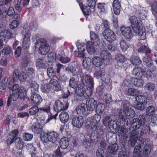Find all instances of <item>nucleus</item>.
Wrapping results in <instances>:
<instances>
[{
	"label": "nucleus",
	"mask_w": 157,
	"mask_h": 157,
	"mask_svg": "<svg viewBox=\"0 0 157 157\" xmlns=\"http://www.w3.org/2000/svg\"><path fill=\"white\" fill-rule=\"evenodd\" d=\"M151 7L152 14L155 16L156 18L157 19V2H154L152 4Z\"/></svg>",
	"instance_id": "obj_64"
},
{
	"label": "nucleus",
	"mask_w": 157,
	"mask_h": 157,
	"mask_svg": "<svg viewBox=\"0 0 157 157\" xmlns=\"http://www.w3.org/2000/svg\"><path fill=\"white\" fill-rule=\"evenodd\" d=\"M133 78H131L129 76H127L125 80L123 83V85L126 86L128 87L130 86L131 83L132 84Z\"/></svg>",
	"instance_id": "obj_61"
},
{
	"label": "nucleus",
	"mask_w": 157,
	"mask_h": 157,
	"mask_svg": "<svg viewBox=\"0 0 157 157\" xmlns=\"http://www.w3.org/2000/svg\"><path fill=\"white\" fill-rule=\"evenodd\" d=\"M92 88L88 87L85 88L81 85H78L76 88L75 92L77 95L79 97H83L87 98L90 97L92 94Z\"/></svg>",
	"instance_id": "obj_7"
},
{
	"label": "nucleus",
	"mask_w": 157,
	"mask_h": 157,
	"mask_svg": "<svg viewBox=\"0 0 157 157\" xmlns=\"http://www.w3.org/2000/svg\"><path fill=\"white\" fill-rule=\"evenodd\" d=\"M123 107L124 110L120 109L118 111V114L120 119L128 123L130 122L129 119L133 118L135 115V113L133 109L129 107V104L126 101L123 102Z\"/></svg>",
	"instance_id": "obj_3"
},
{
	"label": "nucleus",
	"mask_w": 157,
	"mask_h": 157,
	"mask_svg": "<svg viewBox=\"0 0 157 157\" xmlns=\"http://www.w3.org/2000/svg\"><path fill=\"white\" fill-rule=\"evenodd\" d=\"M145 117L144 115H140L138 118L132 120L131 126L134 129L132 130L130 133V140L128 142L129 146L134 147L137 141V144L135 147L133 152L134 157H137L141 152V148L144 143L143 139L141 137L149 134L150 132V128L148 125L143 126L141 130H138L140 127L145 123Z\"/></svg>",
	"instance_id": "obj_1"
},
{
	"label": "nucleus",
	"mask_w": 157,
	"mask_h": 157,
	"mask_svg": "<svg viewBox=\"0 0 157 157\" xmlns=\"http://www.w3.org/2000/svg\"><path fill=\"white\" fill-rule=\"evenodd\" d=\"M122 34L125 38L127 39L131 38L133 37V34L131 27L122 26L121 28Z\"/></svg>",
	"instance_id": "obj_14"
},
{
	"label": "nucleus",
	"mask_w": 157,
	"mask_h": 157,
	"mask_svg": "<svg viewBox=\"0 0 157 157\" xmlns=\"http://www.w3.org/2000/svg\"><path fill=\"white\" fill-rule=\"evenodd\" d=\"M30 33L28 32L25 33L24 36L22 46L24 49H27L30 45Z\"/></svg>",
	"instance_id": "obj_18"
},
{
	"label": "nucleus",
	"mask_w": 157,
	"mask_h": 157,
	"mask_svg": "<svg viewBox=\"0 0 157 157\" xmlns=\"http://www.w3.org/2000/svg\"><path fill=\"white\" fill-rule=\"evenodd\" d=\"M99 120L96 119V116H94L93 117H89L87 119L86 123L87 125H90L92 129L94 130H96L98 125V122Z\"/></svg>",
	"instance_id": "obj_16"
},
{
	"label": "nucleus",
	"mask_w": 157,
	"mask_h": 157,
	"mask_svg": "<svg viewBox=\"0 0 157 157\" xmlns=\"http://www.w3.org/2000/svg\"><path fill=\"white\" fill-rule=\"evenodd\" d=\"M59 118L62 122L65 123L69 119V116L67 112L63 111L59 115Z\"/></svg>",
	"instance_id": "obj_42"
},
{
	"label": "nucleus",
	"mask_w": 157,
	"mask_h": 157,
	"mask_svg": "<svg viewBox=\"0 0 157 157\" xmlns=\"http://www.w3.org/2000/svg\"><path fill=\"white\" fill-rule=\"evenodd\" d=\"M78 82L76 79L74 77L71 78L69 80V85L70 86L73 88H75L78 85Z\"/></svg>",
	"instance_id": "obj_54"
},
{
	"label": "nucleus",
	"mask_w": 157,
	"mask_h": 157,
	"mask_svg": "<svg viewBox=\"0 0 157 157\" xmlns=\"http://www.w3.org/2000/svg\"><path fill=\"white\" fill-rule=\"evenodd\" d=\"M115 59L118 63H124L126 60L125 56L121 54H118L115 56Z\"/></svg>",
	"instance_id": "obj_49"
},
{
	"label": "nucleus",
	"mask_w": 157,
	"mask_h": 157,
	"mask_svg": "<svg viewBox=\"0 0 157 157\" xmlns=\"http://www.w3.org/2000/svg\"><path fill=\"white\" fill-rule=\"evenodd\" d=\"M21 0H14L13 4L16 10L20 12L22 10L21 6Z\"/></svg>",
	"instance_id": "obj_55"
},
{
	"label": "nucleus",
	"mask_w": 157,
	"mask_h": 157,
	"mask_svg": "<svg viewBox=\"0 0 157 157\" xmlns=\"http://www.w3.org/2000/svg\"><path fill=\"white\" fill-rule=\"evenodd\" d=\"M30 63V61L26 56H24L22 58L20 63V66L23 68L26 67Z\"/></svg>",
	"instance_id": "obj_39"
},
{
	"label": "nucleus",
	"mask_w": 157,
	"mask_h": 157,
	"mask_svg": "<svg viewBox=\"0 0 157 157\" xmlns=\"http://www.w3.org/2000/svg\"><path fill=\"white\" fill-rule=\"evenodd\" d=\"M97 7L101 12H105L107 10V7L104 3H99L97 5Z\"/></svg>",
	"instance_id": "obj_62"
},
{
	"label": "nucleus",
	"mask_w": 157,
	"mask_h": 157,
	"mask_svg": "<svg viewBox=\"0 0 157 157\" xmlns=\"http://www.w3.org/2000/svg\"><path fill=\"white\" fill-rule=\"evenodd\" d=\"M152 68V70H150L147 71L146 73V69L145 70L144 69H143L140 67H135L133 69L132 73L133 75L139 78H141L146 75L148 79H152L155 81V78L157 77V75L154 72V71L156 70V67L153 66Z\"/></svg>",
	"instance_id": "obj_5"
},
{
	"label": "nucleus",
	"mask_w": 157,
	"mask_h": 157,
	"mask_svg": "<svg viewBox=\"0 0 157 157\" xmlns=\"http://www.w3.org/2000/svg\"><path fill=\"white\" fill-rule=\"evenodd\" d=\"M115 121L114 120L110 119V117H105L104 119L103 124L106 126H108L109 128H112L113 129H117L116 127Z\"/></svg>",
	"instance_id": "obj_17"
},
{
	"label": "nucleus",
	"mask_w": 157,
	"mask_h": 157,
	"mask_svg": "<svg viewBox=\"0 0 157 157\" xmlns=\"http://www.w3.org/2000/svg\"><path fill=\"white\" fill-rule=\"evenodd\" d=\"M57 59V56L54 52H52L49 53L48 56L47 60L49 63H52L54 62Z\"/></svg>",
	"instance_id": "obj_43"
},
{
	"label": "nucleus",
	"mask_w": 157,
	"mask_h": 157,
	"mask_svg": "<svg viewBox=\"0 0 157 157\" xmlns=\"http://www.w3.org/2000/svg\"><path fill=\"white\" fill-rule=\"evenodd\" d=\"M78 51H75L74 54L75 56L79 58L83 59L85 58L86 55V53L85 52V50H78Z\"/></svg>",
	"instance_id": "obj_47"
},
{
	"label": "nucleus",
	"mask_w": 157,
	"mask_h": 157,
	"mask_svg": "<svg viewBox=\"0 0 157 157\" xmlns=\"http://www.w3.org/2000/svg\"><path fill=\"white\" fill-rule=\"evenodd\" d=\"M18 133V131L17 129H14L10 132L7 136V144L8 145H10L12 144L14 141V139L17 136Z\"/></svg>",
	"instance_id": "obj_19"
},
{
	"label": "nucleus",
	"mask_w": 157,
	"mask_h": 157,
	"mask_svg": "<svg viewBox=\"0 0 157 157\" xmlns=\"http://www.w3.org/2000/svg\"><path fill=\"white\" fill-rule=\"evenodd\" d=\"M5 26L4 25H2L1 27H0L1 31H3L0 33V35L2 36L5 37L7 39L10 38L12 35V33L7 30L5 29Z\"/></svg>",
	"instance_id": "obj_32"
},
{
	"label": "nucleus",
	"mask_w": 157,
	"mask_h": 157,
	"mask_svg": "<svg viewBox=\"0 0 157 157\" xmlns=\"http://www.w3.org/2000/svg\"><path fill=\"white\" fill-rule=\"evenodd\" d=\"M103 101L106 104L110 103L112 101L111 96L110 94H105L102 98Z\"/></svg>",
	"instance_id": "obj_63"
},
{
	"label": "nucleus",
	"mask_w": 157,
	"mask_h": 157,
	"mask_svg": "<svg viewBox=\"0 0 157 157\" xmlns=\"http://www.w3.org/2000/svg\"><path fill=\"white\" fill-rule=\"evenodd\" d=\"M81 81L82 84L86 86H89L93 89L94 82L92 77L86 74H83L80 76Z\"/></svg>",
	"instance_id": "obj_9"
},
{
	"label": "nucleus",
	"mask_w": 157,
	"mask_h": 157,
	"mask_svg": "<svg viewBox=\"0 0 157 157\" xmlns=\"http://www.w3.org/2000/svg\"><path fill=\"white\" fill-rule=\"evenodd\" d=\"M68 107V104L67 102H64L63 104L59 100H57L55 102L53 108L56 112H59L62 110L67 109Z\"/></svg>",
	"instance_id": "obj_12"
},
{
	"label": "nucleus",
	"mask_w": 157,
	"mask_h": 157,
	"mask_svg": "<svg viewBox=\"0 0 157 157\" xmlns=\"http://www.w3.org/2000/svg\"><path fill=\"white\" fill-rule=\"evenodd\" d=\"M31 100L35 105H39L42 101L41 96L38 94H33L31 96Z\"/></svg>",
	"instance_id": "obj_25"
},
{
	"label": "nucleus",
	"mask_w": 157,
	"mask_h": 157,
	"mask_svg": "<svg viewBox=\"0 0 157 157\" xmlns=\"http://www.w3.org/2000/svg\"><path fill=\"white\" fill-rule=\"evenodd\" d=\"M31 88V91L33 93H36L38 91L39 86L35 82L32 81L30 85Z\"/></svg>",
	"instance_id": "obj_60"
},
{
	"label": "nucleus",
	"mask_w": 157,
	"mask_h": 157,
	"mask_svg": "<svg viewBox=\"0 0 157 157\" xmlns=\"http://www.w3.org/2000/svg\"><path fill=\"white\" fill-rule=\"evenodd\" d=\"M48 75L50 78L56 77L58 74L56 70L52 67H49L47 69Z\"/></svg>",
	"instance_id": "obj_45"
},
{
	"label": "nucleus",
	"mask_w": 157,
	"mask_h": 157,
	"mask_svg": "<svg viewBox=\"0 0 157 157\" xmlns=\"http://www.w3.org/2000/svg\"><path fill=\"white\" fill-rule=\"evenodd\" d=\"M136 99L137 103L134 105L135 108L139 110H143L145 108L144 105L147 103L146 98L145 96L140 95L136 97Z\"/></svg>",
	"instance_id": "obj_11"
},
{
	"label": "nucleus",
	"mask_w": 157,
	"mask_h": 157,
	"mask_svg": "<svg viewBox=\"0 0 157 157\" xmlns=\"http://www.w3.org/2000/svg\"><path fill=\"white\" fill-rule=\"evenodd\" d=\"M43 128L36 122L34 123L31 127L32 131L35 133H39L42 131Z\"/></svg>",
	"instance_id": "obj_34"
},
{
	"label": "nucleus",
	"mask_w": 157,
	"mask_h": 157,
	"mask_svg": "<svg viewBox=\"0 0 157 157\" xmlns=\"http://www.w3.org/2000/svg\"><path fill=\"white\" fill-rule=\"evenodd\" d=\"M144 84V82L142 79L133 78L132 84L135 86L140 87L142 86Z\"/></svg>",
	"instance_id": "obj_51"
},
{
	"label": "nucleus",
	"mask_w": 157,
	"mask_h": 157,
	"mask_svg": "<svg viewBox=\"0 0 157 157\" xmlns=\"http://www.w3.org/2000/svg\"><path fill=\"white\" fill-rule=\"evenodd\" d=\"M98 45H95L91 41H87L86 43V49L88 53L90 55H94L96 52V47Z\"/></svg>",
	"instance_id": "obj_15"
},
{
	"label": "nucleus",
	"mask_w": 157,
	"mask_h": 157,
	"mask_svg": "<svg viewBox=\"0 0 157 157\" xmlns=\"http://www.w3.org/2000/svg\"><path fill=\"white\" fill-rule=\"evenodd\" d=\"M90 37L91 42L95 44V45H99L100 44L99 37L97 34L93 31L90 32Z\"/></svg>",
	"instance_id": "obj_27"
},
{
	"label": "nucleus",
	"mask_w": 157,
	"mask_h": 157,
	"mask_svg": "<svg viewBox=\"0 0 157 157\" xmlns=\"http://www.w3.org/2000/svg\"><path fill=\"white\" fill-rule=\"evenodd\" d=\"M7 14L9 17H13L14 19H18L20 17V15L15 13L13 7H10L7 11Z\"/></svg>",
	"instance_id": "obj_35"
},
{
	"label": "nucleus",
	"mask_w": 157,
	"mask_h": 157,
	"mask_svg": "<svg viewBox=\"0 0 157 157\" xmlns=\"http://www.w3.org/2000/svg\"><path fill=\"white\" fill-rule=\"evenodd\" d=\"M138 52L140 53H145L146 54L151 53V50L146 46L143 45L138 49Z\"/></svg>",
	"instance_id": "obj_57"
},
{
	"label": "nucleus",
	"mask_w": 157,
	"mask_h": 157,
	"mask_svg": "<svg viewBox=\"0 0 157 157\" xmlns=\"http://www.w3.org/2000/svg\"><path fill=\"white\" fill-rule=\"evenodd\" d=\"M28 78L26 73L23 71H20L18 69H15L13 72V78L10 79L16 82L18 80L21 82L28 81Z\"/></svg>",
	"instance_id": "obj_8"
},
{
	"label": "nucleus",
	"mask_w": 157,
	"mask_h": 157,
	"mask_svg": "<svg viewBox=\"0 0 157 157\" xmlns=\"http://www.w3.org/2000/svg\"><path fill=\"white\" fill-rule=\"evenodd\" d=\"M57 59L59 60L61 62L65 63H68L70 61V59L67 56H63L60 54L57 56Z\"/></svg>",
	"instance_id": "obj_52"
},
{
	"label": "nucleus",
	"mask_w": 157,
	"mask_h": 157,
	"mask_svg": "<svg viewBox=\"0 0 157 157\" xmlns=\"http://www.w3.org/2000/svg\"><path fill=\"white\" fill-rule=\"evenodd\" d=\"M105 108V105L103 104L98 103L95 107V111L97 114H101L104 111Z\"/></svg>",
	"instance_id": "obj_44"
},
{
	"label": "nucleus",
	"mask_w": 157,
	"mask_h": 157,
	"mask_svg": "<svg viewBox=\"0 0 157 157\" xmlns=\"http://www.w3.org/2000/svg\"><path fill=\"white\" fill-rule=\"evenodd\" d=\"M84 122L83 118L81 116L73 117L71 123L73 127L79 128L83 125Z\"/></svg>",
	"instance_id": "obj_13"
},
{
	"label": "nucleus",
	"mask_w": 157,
	"mask_h": 157,
	"mask_svg": "<svg viewBox=\"0 0 157 157\" xmlns=\"http://www.w3.org/2000/svg\"><path fill=\"white\" fill-rule=\"evenodd\" d=\"M143 60L144 64L148 67H150L152 66L153 62L151 57L146 55L143 57Z\"/></svg>",
	"instance_id": "obj_41"
},
{
	"label": "nucleus",
	"mask_w": 157,
	"mask_h": 157,
	"mask_svg": "<svg viewBox=\"0 0 157 157\" xmlns=\"http://www.w3.org/2000/svg\"><path fill=\"white\" fill-rule=\"evenodd\" d=\"M96 154L97 157H108L106 153L101 148L97 150Z\"/></svg>",
	"instance_id": "obj_58"
},
{
	"label": "nucleus",
	"mask_w": 157,
	"mask_h": 157,
	"mask_svg": "<svg viewBox=\"0 0 157 157\" xmlns=\"http://www.w3.org/2000/svg\"><path fill=\"white\" fill-rule=\"evenodd\" d=\"M96 75L98 78H101V80L106 83H108L110 82V79L108 78L105 79V74L104 72L101 71H99L96 73Z\"/></svg>",
	"instance_id": "obj_40"
},
{
	"label": "nucleus",
	"mask_w": 157,
	"mask_h": 157,
	"mask_svg": "<svg viewBox=\"0 0 157 157\" xmlns=\"http://www.w3.org/2000/svg\"><path fill=\"white\" fill-rule=\"evenodd\" d=\"M92 63L95 67H99L102 64L103 60L99 57L94 56L92 58Z\"/></svg>",
	"instance_id": "obj_33"
},
{
	"label": "nucleus",
	"mask_w": 157,
	"mask_h": 157,
	"mask_svg": "<svg viewBox=\"0 0 157 157\" xmlns=\"http://www.w3.org/2000/svg\"><path fill=\"white\" fill-rule=\"evenodd\" d=\"M48 134L49 141L54 143L57 140L58 135L56 132H53Z\"/></svg>",
	"instance_id": "obj_37"
},
{
	"label": "nucleus",
	"mask_w": 157,
	"mask_h": 157,
	"mask_svg": "<svg viewBox=\"0 0 157 157\" xmlns=\"http://www.w3.org/2000/svg\"><path fill=\"white\" fill-rule=\"evenodd\" d=\"M50 87L54 91H58L61 90V87L57 81L55 79H51L49 83Z\"/></svg>",
	"instance_id": "obj_23"
},
{
	"label": "nucleus",
	"mask_w": 157,
	"mask_h": 157,
	"mask_svg": "<svg viewBox=\"0 0 157 157\" xmlns=\"http://www.w3.org/2000/svg\"><path fill=\"white\" fill-rule=\"evenodd\" d=\"M120 46L122 50L125 52L129 47V44L124 40H122L120 42Z\"/></svg>",
	"instance_id": "obj_46"
},
{
	"label": "nucleus",
	"mask_w": 157,
	"mask_h": 157,
	"mask_svg": "<svg viewBox=\"0 0 157 157\" xmlns=\"http://www.w3.org/2000/svg\"><path fill=\"white\" fill-rule=\"evenodd\" d=\"M101 57L104 61V63L108 64L110 60L112 59V57L110 54L107 51L102 50L100 54Z\"/></svg>",
	"instance_id": "obj_21"
},
{
	"label": "nucleus",
	"mask_w": 157,
	"mask_h": 157,
	"mask_svg": "<svg viewBox=\"0 0 157 157\" xmlns=\"http://www.w3.org/2000/svg\"><path fill=\"white\" fill-rule=\"evenodd\" d=\"M26 75L29 79H31L35 76V70L33 68H29L26 70Z\"/></svg>",
	"instance_id": "obj_53"
},
{
	"label": "nucleus",
	"mask_w": 157,
	"mask_h": 157,
	"mask_svg": "<svg viewBox=\"0 0 157 157\" xmlns=\"http://www.w3.org/2000/svg\"><path fill=\"white\" fill-rule=\"evenodd\" d=\"M76 112L78 114L80 115H84L86 114V111L85 105L84 103H82L76 107Z\"/></svg>",
	"instance_id": "obj_29"
},
{
	"label": "nucleus",
	"mask_w": 157,
	"mask_h": 157,
	"mask_svg": "<svg viewBox=\"0 0 157 157\" xmlns=\"http://www.w3.org/2000/svg\"><path fill=\"white\" fill-rule=\"evenodd\" d=\"M118 150V147L117 144L110 145L108 147L109 152L113 155L116 154Z\"/></svg>",
	"instance_id": "obj_38"
},
{
	"label": "nucleus",
	"mask_w": 157,
	"mask_h": 157,
	"mask_svg": "<svg viewBox=\"0 0 157 157\" xmlns=\"http://www.w3.org/2000/svg\"><path fill=\"white\" fill-rule=\"evenodd\" d=\"M52 118L50 117H48V119H46L45 117L42 116L41 117H38L37 118V121L36 122L40 124V126H42V128L44 126L45 124L49 122L51 120H52Z\"/></svg>",
	"instance_id": "obj_28"
},
{
	"label": "nucleus",
	"mask_w": 157,
	"mask_h": 157,
	"mask_svg": "<svg viewBox=\"0 0 157 157\" xmlns=\"http://www.w3.org/2000/svg\"><path fill=\"white\" fill-rule=\"evenodd\" d=\"M130 61L132 64L134 65H139L141 62L139 58L135 56H131L130 59Z\"/></svg>",
	"instance_id": "obj_48"
},
{
	"label": "nucleus",
	"mask_w": 157,
	"mask_h": 157,
	"mask_svg": "<svg viewBox=\"0 0 157 157\" xmlns=\"http://www.w3.org/2000/svg\"><path fill=\"white\" fill-rule=\"evenodd\" d=\"M113 8L114 13L116 15L120 13L121 5L118 0H114L113 3Z\"/></svg>",
	"instance_id": "obj_26"
},
{
	"label": "nucleus",
	"mask_w": 157,
	"mask_h": 157,
	"mask_svg": "<svg viewBox=\"0 0 157 157\" xmlns=\"http://www.w3.org/2000/svg\"><path fill=\"white\" fill-rule=\"evenodd\" d=\"M14 141L15 142L16 146L18 149H20L23 148L24 146V142L21 138L16 137L14 139Z\"/></svg>",
	"instance_id": "obj_36"
},
{
	"label": "nucleus",
	"mask_w": 157,
	"mask_h": 157,
	"mask_svg": "<svg viewBox=\"0 0 157 157\" xmlns=\"http://www.w3.org/2000/svg\"><path fill=\"white\" fill-rule=\"evenodd\" d=\"M131 26L136 35L139 36L140 40H144L146 38V33L145 28L142 25V22L138 20L137 17L134 16L129 18Z\"/></svg>",
	"instance_id": "obj_2"
},
{
	"label": "nucleus",
	"mask_w": 157,
	"mask_h": 157,
	"mask_svg": "<svg viewBox=\"0 0 157 157\" xmlns=\"http://www.w3.org/2000/svg\"><path fill=\"white\" fill-rule=\"evenodd\" d=\"M77 2L78 3L81 9L83 14L85 15H89L91 14V10L90 9V7L87 6H83L81 2V0H76Z\"/></svg>",
	"instance_id": "obj_24"
},
{
	"label": "nucleus",
	"mask_w": 157,
	"mask_h": 157,
	"mask_svg": "<svg viewBox=\"0 0 157 157\" xmlns=\"http://www.w3.org/2000/svg\"><path fill=\"white\" fill-rule=\"evenodd\" d=\"M39 112V108L36 106H33L29 110V113L31 115H35Z\"/></svg>",
	"instance_id": "obj_56"
},
{
	"label": "nucleus",
	"mask_w": 157,
	"mask_h": 157,
	"mask_svg": "<svg viewBox=\"0 0 157 157\" xmlns=\"http://www.w3.org/2000/svg\"><path fill=\"white\" fill-rule=\"evenodd\" d=\"M37 24L35 22H32L30 23L29 26L27 27V25H25L23 27V32L24 33H27L28 32L30 33V30L35 31L37 29Z\"/></svg>",
	"instance_id": "obj_22"
},
{
	"label": "nucleus",
	"mask_w": 157,
	"mask_h": 157,
	"mask_svg": "<svg viewBox=\"0 0 157 157\" xmlns=\"http://www.w3.org/2000/svg\"><path fill=\"white\" fill-rule=\"evenodd\" d=\"M102 35L105 39L110 43L114 41L117 38L115 33L109 29H105L102 32Z\"/></svg>",
	"instance_id": "obj_10"
},
{
	"label": "nucleus",
	"mask_w": 157,
	"mask_h": 157,
	"mask_svg": "<svg viewBox=\"0 0 157 157\" xmlns=\"http://www.w3.org/2000/svg\"><path fill=\"white\" fill-rule=\"evenodd\" d=\"M69 144V141L67 138L63 137L60 140L59 144L61 148L63 149H66Z\"/></svg>",
	"instance_id": "obj_31"
},
{
	"label": "nucleus",
	"mask_w": 157,
	"mask_h": 157,
	"mask_svg": "<svg viewBox=\"0 0 157 157\" xmlns=\"http://www.w3.org/2000/svg\"><path fill=\"white\" fill-rule=\"evenodd\" d=\"M97 101L93 98H90L86 100V105L88 110L93 111L95 108Z\"/></svg>",
	"instance_id": "obj_20"
},
{
	"label": "nucleus",
	"mask_w": 157,
	"mask_h": 157,
	"mask_svg": "<svg viewBox=\"0 0 157 157\" xmlns=\"http://www.w3.org/2000/svg\"><path fill=\"white\" fill-rule=\"evenodd\" d=\"M47 64L45 58L41 59H37L36 62V66L40 68H44L47 66Z\"/></svg>",
	"instance_id": "obj_30"
},
{
	"label": "nucleus",
	"mask_w": 157,
	"mask_h": 157,
	"mask_svg": "<svg viewBox=\"0 0 157 157\" xmlns=\"http://www.w3.org/2000/svg\"><path fill=\"white\" fill-rule=\"evenodd\" d=\"M143 8L140 7L138 10H136V11L139 14V17L141 20L144 19L146 17V12L143 10Z\"/></svg>",
	"instance_id": "obj_50"
},
{
	"label": "nucleus",
	"mask_w": 157,
	"mask_h": 157,
	"mask_svg": "<svg viewBox=\"0 0 157 157\" xmlns=\"http://www.w3.org/2000/svg\"><path fill=\"white\" fill-rule=\"evenodd\" d=\"M55 155H48L46 154L45 155V157H62V153L60 151V148L58 147L55 151Z\"/></svg>",
	"instance_id": "obj_59"
},
{
	"label": "nucleus",
	"mask_w": 157,
	"mask_h": 157,
	"mask_svg": "<svg viewBox=\"0 0 157 157\" xmlns=\"http://www.w3.org/2000/svg\"><path fill=\"white\" fill-rule=\"evenodd\" d=\"M9 79L8 88L10 90L11 94L14 96V99H17L18 98H22L23 97H25L26 94V89L23 86L20 88L18 84L14 85L15 81L10 78Z\"/></svg>",
	"instance_id": "obj_4"
},
{
	"label": "nucleus",
	"mask_w": 157,
	"mask_h": 157,
	"mask_svg": "<svg viewBox=\"0 0 157 157\" xmlns=\"http://www.w3.org/2000/svg\"><path fill=\"white\" fill-rule=\"evenodd\" d=\"M38 46L39 53L41 55H46L50 50L49 45L44 39L40 38L36 40L35 43V47L37 48Z\"/></svg>",
	"instance_id": "obj_6"
}]
</instances>
